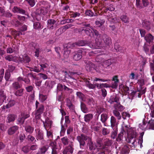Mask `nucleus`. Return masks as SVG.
<instances>
[{"mask_svg": "<svg viewBox=\"0 0 154 154\" xmlns=\"http://www.w3.org/2000/svg\"><path fill=\"white\" fill-rule=\"evenodd\" d=\"M90 139V138L89 137L83 134H81L77 137V139L79 143L81 146H85V141H87L88 142Z\"/></svg>", "mask_w": 154, "mask_h": 154, "instance_id": "obj_1", "label": "nucleus"}, {"mask_svg": "<svg viewBox=\"0 0 154 154\" xmlns=\"http://www.w3.org/2000/svg\"><path fill=\"white\" fill-rule=\"evenodd\" d=\"M87 103L91 106H93L95 103V101L92 98H89L87 99Z\"/></svg>", "mask_w": 154, "mask_h": 154, "instance_id": "obj_50", "label": "nucleus"}, {"mask_svg": "<svg viewBox=\"0 0 154 154\" xmlns=\"http://www.w3.org/2000/svg\"><path fill=\"white\" fill-rule=\"evenodd\" d=\"M97 126L93 128V129L94 131L96 132H99L102 127V125L100 122H97Z\"/></svg>", "mask_w": 154, "mask_h": 154, "instance_id": "obj_36", "label": "nucleus"}, {"mask_svg": "<svg viewBox=\"0 0 154 154\" xmlns=\"http://www.w3.org/2000/svg\"><path fill=\"white\" fill-rule=\"evenodd\" d=\"M108 116L105 113H103L101 115L100 120L102 123H104V125L106 126V122L108 118Z\"/></svg>", "mask_w": 154, "mask_h": 154, "instance_id": "obj_22", "label": "nucleus"}, {"mask_svg": "<svg viewBox=\"0 0 154 154\" xmlns=\"http://www.w3.org/2000/svg\"><path fill=\"white\" fill-rule=\"evenodd\" d=\"M63 85L62 84L58 83L57 86V94L58 91H63Z\"/></svg>", "mask_w": 154, "mask_h": 154, "instance_id": "obj_48", "label": "nucleus"}, {"mask_svg": "<svg viewBox=\"0 0 154 154\" xmlns=\"http://www.w3.org/2000/svg\"><path fill=\"white\" fill-rule=\"evenodd\" d=\"M91 29L93 31V35H94L96 36V43L98 45H101L102 43V40L100 38L101 37V35L99 33V32L93 27H92Z\"/></svg>", "mask_w": 154, "mask_h": 154, "instance_id": "obj_3", "label": "nucleus"}, {"mask_svg": "<svg viewBox=\"0 0 154 154\" xmlns=\"http://www.w3.org/2000/svg\"><path fill=\"white\" fill-rule=\"evenodd\" d=\"M102 37L104 43L106 45H109L111 43L110 38L106 35L105 34H103Z\"/></svg>", "mask_w": 154, "mask_h": 154, "instance_id": "obj_18", "label": "nucleus"}, {"mask_svg": "<svg viewBox=\"0 0 154 154\" xmlns=\"http://www.w3.org/2000/svg\"><path fill=\"white\" fill-rule=\"evenodd\" d=\"M73 145L71 144L65 147L64 151L63 152V154H68V152H69L72 154L73 152Z\"/></svg>", "mask_w": 154, "mask_h": 154, "instance_id": "obj_13", "label": "nucleus"}, {"mask_svg": "<svg viewBox=\"0 0 154 154\" xmlns=\"http://www.w3.org/2000/svg\"><path fill=\"white\" fill-rule=\"evenodd\" d=\"M76 45L80 46H84L86 45V41L81 40L75 42Z\"/></svg>", "mask_w": 154, "mask_h": 154, "instance_id": "obj_38", "label": "nucleus"}, {"mask_svg": "<svg viewBox=\"0 0 154 154\" xmlns=\"http://www.w3.org/2000/svg\"><path fill=\"white\" fill-rule=\"evenodd\" d=\"M81 108L82 112L84 113H86L88 112V109L86 107V105L82 102H81Z\"/></svg>", "mask_w": 154, "mask_h": 154, "instance_id": "obj_27", "label": "nucleus"}, {"mask_svg": "<svg viewBox=\"0 0 154 154\" xmlns=\"http://www.w3.org/2000/svg\"><path fill=\"white\" fill-rule=\"evenodd\" d=\"M142 25L143 27L149 31L151 28V23L149 20H143Z\"/></svg>", "mask_w": 154, "mask_h": 154, "instance_id": "obj_10", "label": "nucleus"}, {"mask_svg": "<svg viewBox=\"0 0 154 154\" xmlns=\"http://www.w3.org/2000/svg\"><path fill=\"white\" fill-rule=\"evenodd\" d=\"M17 118V116L14 114H9L8 115L6 122L7 123H10L14 121Z\"/></svg>", "mask_w": 154, "mask_h": 154, "instance_id": "obj_16", "label": "nucleus"}, {"mask_svg": "<svg viewBox=\"0 0 154 154\" xmlns=\"http://www.w3.org/2000/svg\"><path fill=\"white\" fill-rule=\"evenodd\" d=\"M115 8L113 5L112 4L109 5V7H107L106 8L105 11H114L115 10Z\"/></svg>", "mask_w": 154, "mask_h": 154, "instance_id": "obj_58", "label": "nucleus"}, {"mask_svg": "<svg viewBox=\"0 0 154 154\" xmlns=\"http://www.w3.org/2000/svg\"><path fill=\"white\" fill-rule=\"evenodd\" d=\"M109 131L106 128H103L102 131V134L103 135H106L109 134Z\"/></svg>", "mask_w": 154, "mask_h": 154, "instance_id": "obj_62", "label": "nucleus"}, {"mask_svg": "<svg viewBox=\"0 0 154 154\" xmlns=\"http://www.w3.org/2000/svg\"><path fill=\"white\" fill-rule=\"evenodd\" d=\"M82 73L79 72H74L69 71L68 76L71 79H75V78L78 77V76L80 75Z\"/></svg>", "mask_w": 154, "mask_h": 154, "instance_id": "obj_14", "label": "nucleus"}, {"mask_svg": "<svg viewBox=\"0 0 154 154\" xmlns=\"http://www.w3.org/2000/svg\"><path fill=\"white\" fill-rule=\"evenodd\" d=\"M86 85L89 88L94 89L95 88V85L91 83L90 82L87 81L86 82Z\"/></svg>", "mask_w": 154, "mask_h": 154, "instance_id": "obj_57", "label": "nucleus"}, {"mask_svg": "<svg viewBox=\"0 0 154 154\" xmlns=\"http://www.w3.org/2000/svg\"><path fill=\"white\" fill-rule=\"evenodd\" d=\"M41 121L44 124V126L45 128L47 126H51L52 125V122L49 120V118L48 117H47L46 119L45 122L41 119Z\"/></svg>", "mask_w": 154, "mask_h": 154, "instance_id": "obj_23", "label": "nucleus"}, {"mask_svg": "<svg viewBox=\"0 0 154 154\" xmlns=\"http://www.w3.org/2000/svg\"><path fill=\"white\" fill-rule=\"evenodd\" d=\"M93 115L92 114L89 113L85 115L84 118L85 121L87 122H89L93 118Z\"/></svg>", "mask_w": 154, "mask_h": 154, "instance_id": "obj_20", "label": "nucleus"}, {"mask_svg": "<svg viewBox=\"0 0 154 154\" xmlns=\"http://www.w3.org/2000/svg\"><path fill=\"white\" fill-rule=\"evenodd\" d=\"M11 33L12 35L14 36L15 39L17 36H19L20 35H22V33L21 32L19 31H17L15 30H12L11 31Z\"/></svg>", "mask_w": 154, "mask_h": 154, "instance_id": "obj_34", "label": "nucleus"}, {"mask_svg": "<svg viewBox=\"0 0 154 154\" xmlns=\"http://www.w3.org/2000/svg\"><path fill=\"white\" fill-rule=\"evenodd\" d=\"M121 19L122 22L125 23H128L129 21V18L126 15H123L121 16Z\"/></svg>", "mask_w": 154, "mask_h": 154, "instance_id": "obj_30", "label": "nucleus"}, {"mask_svg": "<svg viewBox=\"0 0 154 154\" xmlns=\"http://www.w3.org/2000/svg\"><path fill=\"white\" fill-rule=\"evenodd\" d=\"M112 143V141L109 139H106L105 140L104 142V145L106 146H110Z\"/></svg>", "mask_w": 154, "mask_h": 154, "instance_id": "obj_47", "label": "nucleus"}, {"mask_svg": "<svg viewBox=\"0 0 154 154\" xmlns=\"http://www.w3.org/2000/svg\"><path fill=\"white\" fill-rule=\"evenodd\" d=\"M12 11L14 13H19L22 14H25L26 13L25 11L20 7L14 6L12 9Z\"/></svg>", "mask_w": 154, "mask_h": 154, "instance_id": "obj_11", "label": "nucleus"}, {"mask_svg": "<svg viewBox=\"0 0 154 154\" xmlns=\"http://www.w3.org/2000/svg\"><path fill=\"white\" fill-rule=\"evenodd\" d=\"M75 42L74 43H71V42H69L67 44L66 47L67 49L69 48H73L74 47H75Z\"/></svg>", "mask_w": 154, "mask_h": 154, "instance_id": "obj_59", "label": "nucleus"}, {"mask_svg": "<svg viewBox=\"0 0 154 154\" xmlns=\"http://www.w3.org/2000/svg\"><path fill=\"white\" fill-rule=\"evenodd\" d=\"M111 60L108 59L104 61L103 64V66L104 68H106L111 65Z\"/></svg>", "mask_w": 154, "mask_h": 154, "instance_id": "obj_40", "label": "nucleus"}, {"mask_svg": "<svg viewBox=\"0 0 154 154\" xmlns=\"http://www.w3.org/2000/svg\"><path fill=\"white\" fill-rule=\"evenodd\" d=\"M25 129L27 132L31 134L33 132L34 128L30 125H27L25 126Z\"/></svg>", "mask_w": 154, "mask_h": 154, "instance_id": "obj_28", "label": "nucleus"}, {"mask_svg": "<svg viewBox=\"0 0 154 154\" xmlns=\"http://www.w3.org/2000/svg\"><path fill=\"white\" fill-rule=\"evenodd\" d=\"M84 62L86 64V69L88 71H90L92 69L95 67V65L91 62L85 60Z\"/></svg>", "mask_w": 154, "mask_h": 154, "instance_id": "obj_9", "label": "nucleus"}, {"mask_svg": "<svg viewBox=\"0 0 154 154\" xmlns=\"http://www.w3.org/2000/svg\"><path fill=\"white\" fill-rule=\"evenodd\" d=\"M114 107L115 110L117 111H122L124 110L125 107L121 105L120 102L118 103H116L114 105Z\"/></svg>", "mask_w": 154, "mask_h": 154, "instance_id": "obj_19", "label": "nucleus"}, {"mask_svg": "<svg viewBox=\"0 0 154 154\" xmlns=\"http://www.w3.org/2000/svg\"><path fill=\"white\" fill-rule=\"evenodd\" d=\"M16 90V91L14 93V94L17 97L21 96H22L23 94V92L24 90L23 89L20 88V89H18Z\"/></svg>", "mask_w": 154, "mask_h": 154, "instance_id": "obj_37", "label": "nucleus"}, {"mask_svg": "<svg viewBox=\"0 0 154 154\" xmlns=\"http://www.w3.org/2000/svg\"><path fill=\"white\" fill-rule=\"evenodd\" d=\"M114 48L116 51H122V48L120 47L119 45L117 44H115Z\"/></svg>", "mask_w": 154, "mask_h": 154, "instance_id": "obj_60", "label": "nucleus"}, {"mask_svg": "<svg viewBox=\"0 0 154 154\" xmlns=\"http://www.w3.org/2000/svg\"><path fill=\"white\" fill-rule=\"evenodd\" d=\"M144 39L147 43L149 44H152L154 39V36L150 33L147 34L144 38Z\"/></svg>", "mask_w": 154, "mask_h": 154, "instance_id": "obj_12", "label": "nucleus"}, {"mask_svg": "<svg viewBox=\"0 0 154 154\" xmlns=\"http://www.w3.org/2000/svg\"><path fill=\"white\" fill-rule=\"evenodd\" d=\"M109 20L111 23H115L119 22V19L116 17H111L109 18Z\"/></svg>", "mask_w": 154, "mask_h": 154, "instance_id": "obj_46", "label": "nucleus"}, {"mask_svg": "<svg viewBox=\"0 0 154 154\" xmlns=\"http://www.w3.org/2000/svg\"><path fill=\"white\" fill-rule=\"evenodd\" d=\"M11 87L13 90H17L22 87V85L18 82H15L12 84Z\"/></svg>", "mask_w": 154, "mask_h": 154, "instance_id": "obj_17", "label": "nucleus"}, {"mask_svg": "<svg viewBox=\"0 0 154 154\" xmlns=\"http://www.w3.org/2000/svg\"><path fill=\"white\" fill-rule=\"evenodd\" d=\"M111 126L112 128L116 126V119L113 116H112L110 119Z\"/></svg>", "mask_w": 154, "mask_h": 154, "instance_id": "obj_35", "label": "nucleus"}, {"mask_svg": "<svg viewBox=\"0 0 154 154\" xmlns=\"http://www.w3.org/2000/svg\"><path fill=\"white\" fill-rule=\"evenodd\" d=\"M85 14L89 16L90 17L95 16L97 15V14L95 13V14H94V13L90 10L86 11L85 12Z\"/></svg>", "mask_w": 154, "mask_h": 154, "instance_id": "obj_55", "label": "nucleus"}, {"mask_svg": "<svg viewBox=\"0 0 154 154\" xmlns=\"http://www.w3.org/2000/svg\"><path fill=\"white\" fill-rule=\"evenodd\" d=\"M48 11L46 8L44 7L39 8L37 9L36 12L37 14L36 18L37 20L38 21H40L41 19V15H44Z\"/></svg>", "mask_w": 154, "mask_h": 154, "instance_id": "obj_2", "label": "nucleus"}, {"mask_svg": "<svg viewBox=\"0 0 154 154\" xmlns=\"http://www.w3.org/2000/svg\"><path fill=\"white\" fill-rule=\"evenodd\" d=\"M114 115L119 120L121 119V116L118 111L114 110L113 111Z\"/></svg>", "mask_w": 154, "mask_h": 154, "instance_id": "obj_51", "label": "nucleus"}, {"mask_svg": "<svg viewBox=\"0 0 154 154\" xmlns=\"http://www.w3.org/2000/svg\"><path fill=\"white\" fill-rule=\"evenodd\" d=\"M82 30V31H84L85 33L88 36H91V34L92 32V31L88 28H86L84 29V27Z\"/></svg>", "mask_w": 154, "mask_h": 154, "instance_id": "obj_32", "label": "nucleus"}, {"mask_svg": "<svg viewBox=\"0 0 154 154\" xmlns=\"http://www.w3.org/2000/svg\"><path fill=\"white\" fill-rule=\"evenodd\" d=\"M43 133L39 131L38 133L37 139L40 140H42L43 139Z\"/></svg>", "mask_w": 154, "mask_h": 154, "instance_id": "obj_61", "label": "nucleus"}, {"mask_svg": "<svg viewBox=\"0 0 154 154\" xmlns=\"http://www.w3.org/2000/svg\"><path fill=\"white\" fill-rule=\"evenodd\" d=\"M115 128L116 129L115 131L112 132L111 134V137L113 139H114L115 138H116L117 137V127L116 126Z\"/></svg>", "mask_w": 154, "mask_h": 154, "instance_id": "obj_43", "label": "nucleus"}, {"mask_svg": "<svg viewBox=\"0 0 154 154\" xmlns=\"http://www.w3.org/2000/svg\"><path fill=\"white\" fill-rule=\"evenodd\" d=\"M97 146L95 143H93L91 139H90L89 140L86 145V148L89 149L90 151H94L96 149L97 150Z\"/></svg>", "mask_w": 154, "mask_h": 154, "instance_id": "obj_5", "label": "nucleus"}, {"mask_svg": "<svg viewBox=\"0 0 154 154\" xmlns=\"http://www.w3.org/2000/svg\"><path fill=\"white\" fill-rule=\"evenodd\" d=\"M139 31L141 34V36L142 37H144L145 36V34L146 33V31L145 30L142 29H139Z\"/></svg>", "mask_w": 154, "mask_h": 154, "instance_id": "obj_63", "label": "nucleus"}, {"mask_svg": "<svg viewBox=\"0 0 154 154\" xmlns=\"http://www.w3.org/2000/svg\"><path fill=\"white\" fill-rule=\"evenodd\" d=\"M24 14L26 16V17L17 15V18L18 20L20 21H25L29 17V16L28 14H26V13L25 14Z\"/></svg>", "mask_w": 154, "mask_h": 154, "instance_id": "obj_26", "label": "nucleus"}, {"mask_svg": "<svg viewBox=\"0 0 154 154\" xmlns=\"http://www.w3.org/2000/svg\"><path fill=\"white\" fill-rule=\"evenodd\" d=\"M44 110V105L42 104L36 110L35 112L37 113L42 114Z\"/></svg>", "mask_w": 154, "mask_h": 154, "instance_id": "obj_41", "label": "nucleus"}, {"mask_svg": "<svg viewBox=\"0 0 154 154\" xmlns=\"http://www.w3.org/2000/svg\"><path fill=\"white\" fill-rule=\"evenodd\" d=\"M19 127L16 125H14L10 127L8 131V134L9 135H12L13 134L18 130Z\"/></svg>", "mask_w": 154, "mask_h": 154, "instance_id": "obj_15", "label": "nucleus"}, {"mask_svg": "<svg viewBox=\"0 0 154 154\" xmlns=\"http://www.w3.org/2000/svg\"><path fill=\"white\" fill-rule=\"evenodd\" d=\"M11 76V74L8 70H6L5 72V78L7 81H9Z\"/></svg>", "mask_w": 154, "mask_h": 154, "instance_id": "obj_49", "label": "nucleus"}, {"mask_svg": "<svg viewBox=\"0 0 154 154\" xmlns=\"http://www.w3.org/2000/svg\"><path fill=\"white\" fill-rule=\"evenodd\" d=\"M104 23V21L103 20H97L96 21V24L99 27L101 26Z\"/></svg>", "mask_w": 154, "mask_h": 154, "instance_id": "obj_64", "label": "nucleus"}, {"mask_svg": "<svg viewBox=\"0 0 154 154\" xmlns=\"http://www.w3.org/2000/svg\"><path fill=\"white\" fill-rule=\"evenodd\" d=\"M11 23L12 24L16 27H18L20 26H21L22 24V23L17 19L12 20H11Z\"/></svg>", "mask_w": 154, "mask_h": 154, "instance_id": "obj_25", "label": "nucleus"}, {"mask_svg": "<svg viewBox=\"0 0 154 154\" xmlns=\"http://www.w3.org/2000/svg\"><path fill=\"white\" fill-rule=\"evenodd\" d=\"M136 6L137 8L139 9L143 8L142 0H136Z\"/></svg>", "mask_w": 154, "mask_h": 154, "instance_id": "obj_39", "label": "nucleus"}, {"mask_svg": "<svg viewBox=\"0 0 154 154\" xmlns=\"http://www.w3.org/2000/svg\"><path fill=\"white\" fill-rule=\"evenodd\" d=\"M61 140L62 143L64 146H66L68 144L69 142V140L67 137H63L61 138Z\"/></svg>", "mask_w": 154, "mask_h": 154, "instance_id": "obj_29", "label": "nucleus"}, {"mask_svg": "<svg viewBox=\"0 0 154 154\" xmlns=\"http://www.w3.org/2000/svg\"><path fill=\"white\" fill-rule=\"evenodd\" d=\"M48 147L47 146H44L41 148L40 149V152L44 154L47 151Z\"/></svg>", "mask_w": 154, "mask_h": 154, "instance_id": "obj_53", "label": "nucleus"}, {"mask_svg": "<svg viewBox=\"0 0 154 154\" xmlns=\"http://www.w3.org/2000/svg\"><path fill=\"white\" fill-rule=\"evenodd\" d=\"M56 143V142H52L51 143V145L52 146V154H57L56 149L57 148H56V146L55 145Z\"/></svg>", "mask_w": 154, "mask_h": 154, "instance_id": "obj_33", "label": "nucleus"}, {"mask_svg": "<svg viewBox=\"0 0 154 154\" xmlns=\"http://www.w3.org/2000/svg\"><path fill=\"white\" fill-rule=\"evenodd\" d=\"M77 20H74L71 19H67L61 20L60 21L61 24H64L66 23H72L74 22L75 21H76Z\"/></svg>", "mask_w": 154, "mask_h": 154, "instance_id": "obj_24", "label": "nucleus"}, {"mask_svg": "<svg viewBox=\"0 0 154 154\" xmlns=\"http://www.w3.org/2000/svg\"><path fill=\"white\" fill-rule=\"evenodd\" d=\"M15 104V102L14 100H11L6 105L5 107L7 109H8L13 106Z\"/></svg>", "mask_w": 154, "mask_h": 154, "instance_id": "obj_31", "label": "nucleus"}, {"mask_svg": "<svg viewBox=\"0 0 154 154\" xmlns=\"http://www.w3.org/2000/svg\"><path fill=\"white\" fill-rule=\"evenodd\" d=\"M64 96L63 95V93L61 92L60 94L59 95H57V100L60 102H62L64 99Z\"/></svg>", "mask_w": 154, "mask_h": 154, "instance_id": "obj_45", "label": "nucleus"}, {"mask_svg": "<svg viewBox=\"0 0 154 154\" xmlns=\"http://www.w3.org/2000/svg\"><path fill=\"white\" fill-rule=\"evenodd\" d=\"M22 150L24 153H27L29 152L30 149L29 146H25L22 147Z\"/></svg>", "mask_w": 154, "mask_h": 154, "instance_id": "obj_56", "label": "nucleus"}, {"mask_svg": "<svg viewBox=\"0 0 154 154\" xmlns=\"http://www.w3.org/2000/svg\"><path fill=\"white\" fill-rule=\"evenodd\" d=\"M149 125V129H151L154 130V120L151 119L148 122Z\"/></svg>", "mask_w": 154, "mask_h": 154, "instance_id": "obj_44", "label": "nucleus"}, {"mask_svg": "<svg viewBox=\"0 0 154 154\" xmlns=\"http://www.w3.org/2000/svg\"><path fill=\"white\" fill-rule=\"evenodd\" d=\"M42 25L39 22H35L34 23V28L35 29H40L42 28Z\"/></svg>", "mask_w": 154, "mask_h": 154, "instance_id": "obj_42", "label": "nucleus"}, {"mask_svg": "<svg viewBox=\"0 0 154 154\" xmlns=\"http://www.w3.org/2000/svg\"><path fill=\"white\" fill-rule=\"evenodd\" d=\"M119 96L118 94H116L115 95L111 96L109 99L108 102L111 104H112L115 102L118 103L119 102Z\"/></svg>", "mask_w": 154, "mask_h": 154, "instance_id": "obj_6", "label": "nucleus"}, {"mask_svg": "<svg viewBox=\"0 0 154 154\" xmlns=\"http://www.w3.org/2000/svg\"><path fill=\"white\" fill-rule=\"evenodd\" d=\"M30 115L29 114L22 113L21 114L20 116L17 119V122L19 124L23 125L24 124L25 120L27 118L29 117Z\"/></svg>", "mask_w": 154, "mask_h": 154, "instance_id": "obj_7", "label": "nucleus"}, {"mask_svg": "<svg viewBox=\"0 0 154 154\" xmlns=\"http://www.w3.org/2000/svg\"><path fill=\"white\" fill-rule=\"evenodd\" d=\"M48 27L49 29H55L58 25V23L56 21L53 19H49L47 21Z\"/></svg>", "mask_w": 154, "mask_h": 154, "instance_id": "obj_8", "label": "nucleus"}, {"mask_svg": "<svg viewBox=\"0 0 154 154\" xmlns=\"http://www.w3.org/2000/svg\"><path fill=\"white\" fill-rule=\"evenodd\" d=\"M76 95L80 99L83 101L84 100L85 96L82 92L79 91L77 92H76Z\"/></svg>", "mask_w": 154, "mask_h": 154, "instance_id": "obj_52", "label": "nucleus"}, {"mask_svg": "<svg viewBox=\"0 0 154 154\" xmlns=\"http://www.w3.org/2000/svg\"><path fill=\"white\" fill-rule=\"evenodd\" d=\"M82 52L83 51L81 50H79L73 52L72 55L73 60L76 61L80 60L82 58Z\"/></svg>", "mask_w": 154, "mask_h": 154, "instance_id": "obj_4", "label": "nucleus"}, {"mask_svg": "<svg viewBox=\"0 0 154 154\" xmlns=\"http://www.w3.org/2000/svg\"><path fill=\"white\" fill-rule=\"evenodd\" d=\"M96 45H95L94 43H93L90 41H86V45L88 46L90 48L92 49H97L98 47L100 46V45H98L97 44Z\"/></svg>", "mask_w": 154, "mask_h": 154, "instance_id": "obj_21", "label": "nucleus"}, {"mask_svg": "<svg viewBox=\"0 0 154 154\" xmlns=\"http://www.w3.org/2000/svg\"><path fill=\"white\" fill-rule=\"evenodd\" d=\"M25 137V135L23 133H20L19 136V138L20 140V142L22 143L24 140Z\"/></svg>", "mask_w": 154, "mask_h": 154, "instance_id": "obj_54", "label": "nucleus"}]
</instances>
